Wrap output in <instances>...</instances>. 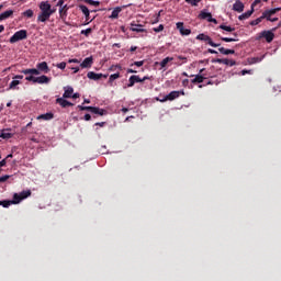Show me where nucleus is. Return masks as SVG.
<instances>
[{
	"label": "nucleus",
	"mask_w": 281,
	"mask_h": 281,
	"mask_svg": "<svg viewBox=\"0 0 281 281\" xmlns=\"http://www.w3.org/2000/svg\"><path fill=\"white\" fill-rule=\"evenodd\" d=\"M252 14H254V9L251 8V10L246 11L245 13L239 15L238 19H239V21H245V20L249 19V16H251Z\"/></svg>",
	"instance_id": "obj_25"
},
{
	"label": "nucleus",
	"mask_w": 281,
	"mask_h": 281,
	"mask_svg": "<svg viewBox=\"0 0 281 281\" xmlns=\"http://www.w3.org/2000/svg\"><path fill=\"white\" fill-rule=\"evenodd\" d=\"M11 137H13V134L10 132H2L0 134V139H11Z\"/></svg>",
	"instance_id": "obj_31"
},
{
	"label": "nucleus",
	"mask_w": 281,
	"mask_h": 281,
	"mask_svg": "<svg viewBox=\"0 0 281 281\" xmlns=\"http://www.w3.org/2000/svg\"><path fill=\"white\" fill-rule=\"evenodd\" d=\"M64 94L63 98H71V95H74V88L72 87H64Z\"/></svg>",
	"instance_id": "obj_22"
},
{
	"label": "nucleus",
	"mask_w": 281,
	"mask_h": 281,
	"mask_svg": "<svg viewBox=\"0 0 281 281\" xmlns=\"http://www.w3.org/2000/svg\"><path fill=\"white\" fill-rule=\"evenodd\" d=\"M202 0H186V3H189V5L196 7L199 3H201Z\"/></svg>",
	"instance_id": "obj_40"
},
{
	"label": "nucleus",
	"mask_w": 281,
	"mask_h": 281,
	"mask_svg": "<svg viewBox=\"0 0 281 281\" xmlns=\"http://www.w3.org/2000/svg\"><path fill=\"white\" fill-rule=\"evenodd\" d=\"M115 69H122V66L120 65L111 66L110 71H115Z\"/></svg>",
	"instance_id": "obj_49"
},
{
	"label": "nucleus",
	"mask_w": 281,
	"mask_h": 281,
	"mask_svg": "<svg viewBox=\"0 0 281 281\" xmlns=\"http://www.w3.org/2000/svg\"><path fill=\"white\" fill-rule=\"evenodd\" d=\"M154 32L156 33L164 32V24H159V26L154 27Z\"/></svg>",
	"instance_id": "obj_44"
},
{
	"label": "nucleus",
	"mask_w": 281,
	"mask_h": 281,
	"mask_svg": "<svg viewBox=\"0 0 281 281\" xmlns=\"http://www.w3.org/2000/svg\"><path fill=\"white\" fill-rule=\"evenodd\" d=\"M221 38V41H223L224 43H236V41H238V40H236V38H234V37H220Z\"/></svg>",
	"instance_id": "obj_38"
},
{
	"label": "nucleus",
	"mask_w": 281,
	"mask_h": 281,
	"mask_svg": "<svg viewBox=\"0 0 281 281\" xmlns=\"http://www.w3.org/2000/svg\"><path fill=\"white\" fill-rule=\"evenodd\" d=\"M66 67H67V63H65V61H61V63L56 65L57 69H66Z\"/></svg>",
	"instance_id": "obj_42"
},
{
	"label": "nucleus",
	"mask_w": 281,
	"mask_h": 281,
	"mask_svg": "<svg viewBox=\"0 0 281 281\" xmlns=\"http://www.w3.org/2000/svg\"><path fill=\"white\" fill-rule=\"evenodd\" d=\"M22 74H24V76H32V68L22 70Z\"/></svg>",
	"instance_id": "obj_46"
},
{
	"label": "nucleus",
	"mask_w": 281,
	"mask_h": 281,
	"mask_svg": "<svg viewBox=\"0 0 281 281\" xmlns=\"http://www.w3.org/2000/svg\"><path fill=\"white\" fill-rule=\"evenodd\" d=\"M50 80L52 79L49 77L42 75L40 77H35V85H49Z\"/></svg>",
	"instance_id": "obj_13"
},
{
	"label": "nucleus",
	"mask_w": 281,
	"mask_h": 281,
	"mask_svg": "<svg viewBox=\"0 0 281 281\" xmlns=\"http://www.w3.org/2000/svg\"><path fill=\"white\" fill-rule=\"evenodd\" d=\"M178 60H184V63H187L188 58L187 57H183L181 55L178 56Z\"/></svg>",
	"instance_id": "obj_59"
},
{
	"label": "nucleus",
	"mask_w": 281,
	"mask_h": 281,
	"mask_svg": "<svg viewBox=\"0 0 281 281\" xmlns=\"http://www.w3.org/2000/svg\"><path fill=\"white\" fill-rule=\"evenodd\" d=\"M199 19H202V21H207L209 23H218L216 19L212 18V13L206 12L205 10L200 12Z\"/></svg>",
	"instance_id": "obj_7"
},
{
	"label": "nucleus",
	"mask_w": 281,
	"mask_h": 281,
	"mask_svg": "<svg viewBox=\"0 0 281 281\" xmlns=\"http://www.w3.org/2000/svg\"><path fill=\"white\" fill-rule=\"evenodd\" d=\"M27 196H32V191L27 190V191H22L21 193H15L13 195V201H10V200L0 201V205H2V207H8L9 205H12L14 203H21V201H23V199H27Z\"/></svg>",
	"instance_id": "obj_2"
},
{
	"label": "nucleus",
	"mask_w": 281,
	"mask_h": 281,
	"mask_svg": "<svg viewBox=\"0 0 281 281\" xmlns=\"http://www.w3.org/2000/svg\"><path fill=\"white\" fill-rule=\"evenodd\" d=\"M67 10H69V8H67V4H65L64 7H60L59 9L60 19H65V16H67Z\"/></svg>",
	"instance_id": "obj_29"
},
{
	"label": "nucleus",
	"mask_w": 281,
	"mask_h": 281,
	"mask_svg": "<svg viewBox=\"0 0 281 281\" xmlns=\"http://www.w3.org/2000/svg\"><path fill=\"white\" fill-rule=\"evenodd\" d=\"M79 111H89L90 113H93L95 111V106H85V105H78Z\"/></svg>",
	"instance_id": "obj_30"
},
{
	"label": "nucleus",
	"mask_w": 281,
	"mask_h": 281,
	"mask_svg": "<svg viewBox=\"0 0 281 281\" xmlns=\"http://www.w3.org/2000/svg\"><path fill=\"white\" fill-rule=\"evenodd\" d=\"M12 14H14V11H12V10H7V11L2 12L0 14V22L5 21V19H10V16H12Z\"/></svg>",
	"instance_id": "obj_23"
},
{
	"label": "nucleus",
	"mask_w": 281,
	"mask_h": 281,
	"mask_svg": "<svg viewBox=\"0 0 281 281\" xmlns=\"http://www.w3.org/2000/svg\"><path fill=\"white\" fill-rule=\"evenodd\" d=\"M176 25H177V30H179L181 36H190V34H192V31L190 29H186L183 26V22H178Z\"/></svg>",
	"instance_id": "obj_10"
},
{
	"label": "nucleus",
	"mask_w": 281,
	"mask_h": 281,
	"mask_svg": "<svg viewBox=\"0 0 281 281\" xmlns=\"http://www.w3.org/2000/svg\"><path fill=\"white\" fill-rule=\"evenodd\" d=\"M120 12H122V8L116 7V8L112 11V13H111V15H110V19H117V16H120Z\"/></svg>",
	"instance_id": "obj_27"
},
{
	"label": "nucleus",
	"mask_w": 281,
	"mask_h": 281,
	"mask_svg": "<svg viewBox=\"0 0 281 281\" xmlns=\"http://www.w3.org/2000/svg\"><path fill=\"white\" fill-rule=\"evenodd\" d=\"M273 13L271 12V9L266 10L262 12L261 14V19H266V21H270L271 23H276V21H278V18H272Z\"/></svg>",
	"instance_id": "obj_9"
},
{
	"label": "nucleus",
	"mask_w": 281,
	"mask_h": 281,
	"mask_svg": "<svg viewBox=\"0 0 281 281\" xmlns=\"http://www.w3.org/2000/svg\"><path fill=\"white\" fill-rule=\"evenodd\" d=\"M23 16H26L27 19H32V16H34V11L32 9H29L23 12Z\"/></svg>",
	"instance_id": "obj_36"
},
{
	"label": "nucleus",
	"mask_w": 281,
	"mask_h": 281,
	"mask_svg": "<svg viewBox=\"0 0 281 281\" xmlns=\"http://www.w3.org/2000/svg\"><path fill=\"white\" fill-rule=\"evenodd\" d=\"M85 3H88V5H94L95 8H98V5H100V1H95V0H83Z\"/></svg>",
	"instance_id": "obj_37"
},
{
	"label": "nucleus",
	"mask_w": 281,
	"mask_h": 281,
	"mask_svg": "<svg viewBox=\"0 0 281 281\" xmlns=\"http://www.w3.org/2000/svg\"><path fill=\"white\" fill-rule=\"evenodd\" d=\"M71 69L74 70V74H78V71H80L79 67H72Z\"/></svg>",
	"instance_id": "obj_60"
},
{
	"label": "nucleus",
	"mask_w": 281,
	"mask_h": 281,
	"mask_svg": "<svg viewBox=\"0 0 281 281\" xmlns=\"http://www.w3.org/2000/svg\"><path fill=\"white\" fill-rule=\"evenodd\" d=\"M92 113H93V115H106V110H104V109H100V108H95L94 106V111H92Z\"/></svg>",
	"instance_id": "obj_28"
},
{
	"label": "nucleus",
	"mask_w": 281,
	"mask_h": 281,
	"mask_svg": "<svg viewBox=\"0 0 281 281\" xmlns=\"http://www.w3.org/2000/svg\"><path fill=\"white\" fill-rule=\"evenodd\" d=\"M259 3H262V0H255L251 4V9L254 10V7L258 5Z\"/></svg>",
	"instance_id": "obj_50"
},
{
	"label": "nucleus",
	"mask_w": 281,
	"mask_h": 281,
	"mask_svg": "<svg viewBox=\"0 0 281 281\" xmlns=\"http://www.w3.org/2000/svg\"><path fill=\"white\" fill-rule=\"evenodd\" d=\"M37 120H44V121H49V120H54V113L52 112H47L45 114H41L37 116Z\"/></svg>",
	"instance_id": "obj_21"
},
{
	"label": "nucleus",
	"mask_w": 281,
	"mask_h": 281,
	"mask_svg": "<svg viewBox=\"0 0 281 281\" xmlns=\"http://www.w3.org/2000/svg\"><path fill=\"white\" fill-rule=\"evenodd\" d=\"M130 30L131 32H137V33L146 32V29H144L142 24H135V22L131 23Z\"/></svg>",
	"instance_id": "obj_16"
},
{
	"label": "nucleus",
	"mask_w": 281,
	"mask_h": 281,
	"mask_svg": "<svg viewBox=\"0 0 281 281\" xmlns=\"http://www.w3.org/2000/svg\"><path fill=\"white\" fill-rule=\"evenodd\" d=\"M32 76H41V70L37 68H32Z\"/></svg>",
	"instance_id": "obj_48"
},
{
	"label": "nucleus",
	"mask_w": 281,
	"mask_h": 281,
	"mask_svg": "<svg viewBox=\"0 0 281 281\" xmlns=\"http://www.w3.org/2000/svg\"><path fill=\"white\" fill-rule=\"evenodd\" d=\"M57 5H58L59 8H64V7H65V0H59V1L57 2Z\"/></svg>",
	"instance_id": "obj_53"
},
{
	"label": "nucleus",
	"mask_w": 281,
	"mask_h": 281,
	"mask_svg": "<svg viewBox=\"0 0 281 281\" xmlns=\"http://www.w3.org/2000/svg\"><path fill=\"white\" fill-rule=\"evenodd\" d=\"M233 10L235 12H243L245 10V4L240 0H236L233 4Z\"/></svg>",
	"instance_id": "obj_18"
},
{
	"label": "nucleus",
	"mask_w": 281,
	"mask_h": 281,
	"mask_svg": "<svg viewBox=\"0 0 281 281\" xmlns=\"http://www.w3.org/2000/svg\"><path fill=\"white\" fill-rule=\"evenodd\" d=\"M130 50H131V52H137V46H132V47L130 48Z\"/></svg>",
	"instance_id": "obj_63"
},
{
	"label": "nucleus",
	"mask_w": 281,
	"mask_h": 281,
	"mask_svg": "<svg viewBox=\"0 0 281 281\" xmlns=\"http://www.w3.org/2000/svg\"><path fill=\"white\" fill-rule=\"evenodd\" d=\"M218 52H220V54H223L224 56H229V54H236V50L227 49L225 47H220Z\"/></svg>",
	"instance_id": "obj_26"
},
{
	"label": "nucleus",
	"mask_w": 281,
	"mask_h": 281,
	"mask_svg": "<svg viewBox=\"0 0 281 281\" xmlns=\"http://www.w3.org/2000/svg\"><path fill=\"white\" fill-rule=\"evenodd\" d=\"M172 60H175L173 57H166L160 63H156V65H160V69H166V67H168V63H172Z\"/></svg>",
	"instance_id": "obj_20"
},
{
	"label": "nucleus",
	"mask_w": 281,
	"mask_h": 281,
	"mask_svg": "<svg viewBox=\"0 0 281 281\" xmlns=\"http://www.w3.org/2000/svg\"><path fill=\"white\" fill-rule=\"evenodd\" d=\"M196 41H203L204 43H207V45H210L211 47H221V44L214 43V41H212V37H210V35H206L204 33L199 34L196 36Z\"/></svg>",
	"instance_id": "obj_5"
},
{
	"label": "nucleus",
	"mask_w": 281,
	"mask_h": 281,
	"mask_svg": "<svg viewBox=\"0 0 281 281\" xmlns=\"http://www.w3.org/2000/svg\"><path fill=\"white\" fill-rule=\"evenodd\" d=\"M127 74H137V70H134L133 68H128Z\"/></svg>",
	"instance_id": "obj_58"
},
{
	"label": "nucleus",
	"mask_w": 281,
	"mask_h": 281,
	"mask_svg": "<svg viewBox=\"0 0 281 281\" xmlns=\"http://www.w3.org/2000/svg\"><path fill=\"white\" fill-rule=\"evenodd\" d=\"M56 103L60 104L63 109H67V106H74V103L67 101L64 97L63 98H57Z\"/></svg>",
	"instance_id": "obj_15"
},
{
	"label": "nucleus",
	"mask_w": 281,
	"mask_h": 281,
	"mask_svg": "<svg viewBox=\"0 0 281 281\" xmlns=\"http://www.w3.org/2000/svg\"><path fill=\"white\" fill-rule=\"evenodd\" d=\"M87 78H89V80H101V78H109V75L97 74L94 71H89L87 74Z\"/></svg>",
	"instance_id": "obj_11"
},
{
	"label": "nucleus",
	"mask_w": 281,
	"mask_h": 281,
	"mask_svg": "<svg viewBox=\"0 0 281 281\" xmlns=\"http://www.w3.org/2000/svg\"><path fill=\"white\" fill-rule=\"evenodd\" d=\"M92 66H93V56L85 58L83 61L80 64L81 69H91Z\"/></svg>",
	"instance_id": "obj_12"
},
{
	"label": "nucleus",
	"mask_w": 281,
	"mask_h": 281,
	"mask_svg": "<svg viewBox=\"0 0 281 281\" xmlns=\"http://www.w3.org/2000/svg\"><path fill=\"white\" fill-rule=\"evenodd\" d=\"M220 30H224V32H235V27L227 26L225 24L220 25Z\"/></svg>",
	"instance_id": "obj_33"
},
{
	"label": "nucleus",
	"mask_w": 281,
	"mask_h": 281,
	"mask_svg": "<svg viewBox=\"0 0 281 281\" xmlns=\"http://www.w3.org/2000/svg\"><path fill=\"white\" fill-rule=\"evenodd\" d=\"M25 80H27V82H33L34 85H36V77L33 75L26 76Z\"/></svg>",
	"instance_id": "obj_41"
},
{
	"label": "nucleus",
	"mask_w": 281,
	"mask_h": 281,
	"mask_svg": "<svg viewBox=\"0 0 281 281\" xmlns=\"http://www.w3.org/2000/svg\"><path fill=\"white\" fill-rule=\"evenodd\" d=\"M272 14H276L277 12L281 11V8H274V9H270Z\"/></svg>",
	"instance_id": "obj_51"
},
{
	"label": "nucleus",
	"mask_w": 281,
	"mask_h": 281,
	"mask_svg": "<svg viewBox=\"0 0 281 281\" xmlns=\"http://www.w3.org/2000/svg\"><path fill=\"white\" fill-rule=\"evenodd\" d=\"M41 12L37 15V21L40 23H45L47 21H49L52 14H54V12H56L55 9H52V4L49 3V1H42L38 5Z\"/></svg>",
	"instance_id": "obj_1"
},
{
	"label": "nucleus",
	"mask_w": 281,
	"mask_h": 281,
	"mask_svg": "<svg viewBox=\"0 0 281 281\" xmlns=\"http://www.w3.org/2000/svg\"><path fill=\"white\" fill-rule=\"evenodd\" d=\"M40 74L42 71V74H49V66L47 65V61H42L40 64L36 65Z\"/></svg>",
	"instance_id": "obj_14"
},
{
	"label": "nucleus",
	"mask_w": 281,
	"mask_h": 281,
	"mask_svg": "<svg viewBox=\"0 0 281 281\" xmlns=\"http://www.w3.org/2000/svg\"><path fill=\"white\" fill-rule=\"evenodd\" d=\"M263 58H265V56H262V57H252L250 59V64L256 65V63H262Z\"/></svg>",
	"instance_id": "obj_35"
},
{
	"label": "nucleus",
	"mask_w": 281,
	"mask_h": 281,
	"mask_svg": "<svg viewBox=\"0 0 281 281\" xmlns=\"http://www.w3.org/2000/svg\"><path fill=\"white\" fill-rule=\"evenodd\" d=\"M180 95H186V91L180 90V91H171L169 94H167L161 102H167L169 100L172 102V100H177Z\"/></svg>",
	"instance_id": "obj_6"
},
{
	"label": "nucleus",
	"mask_w": 281,
	"mask_h": 281,
	"mask_svg": "<svg viewBox=\"0 0 281 281\" xmlns=\"http://www.w3.org/2000/svg\"><path fill=\"white\" fill-rule=\"evenodd\" d=\"M133 65H135L136 67H144V60L134 61V64H132L131 67H133Z\"/></svg>",
	"instance_id": "obj_47"
},
{
	"label": "nucleus",
	"mask_w": 281,
	"mask_h": 281,
	"mask_svg": "<svg viewBox=\"0 0 281 281\" xmlns=\"http://www.w3.org/2000/svg\"><path fill=\"white\" fill-rule=\"evenodd\" d=\"M79 10L82 12V14H85L86 21H89V16H90L89 8H87V5L85 4H80Z\"/></svg>",
	"instance_id": "obj_24"
},
{
	"label": "nucleus",
	"mask_w": 281,
	"mask_h": 281,
	"mask_svg": "<svg viewBox=\"0 0 281 281\" xmlns=\"http://www.w3.org/2000/svg\"><path fill=\"white\" fill-rule=\"evenodd\" d=\"M68 63H77L78 64V63H80V60H78V59H69Z\"/></svg>",
	"instance_id": "obj_62"
},
{
	"label": "nucleus",
	"mask_w": 281,
	"mask_h": 281,
	"mask_svg": "<svg viewBox=\"0 0 281 281\" xmlns=\"http://www.w3.org/2000/svg\"><path fill=\"white\" fill-rule=\"evenodd\" d=\"M216 63L220 65H227L228 67H234V65H236V60L234 59H216Z\"/></svg>",
	"instance_id": "obj_19"
},
{
	"label": "nucleus",
	"mask_w": 281,
	"mask_h": 281,
	"mask_svg": "<svg viewBox=\"0 0 281 281\" xmlns=\"http://www.w3.org/2000/svg\"><path fill=\"white\" fill-rule=\"evenodd\" d=\"M106 125V122H101V123H95L94 126H105Z\"/></svg>",
	"instance_id": "obj_57"
},
{
	"label": "nucleus",
	"mask_w": 281,
	"mask_h": 281,
	"mask_svg": "<svg viewBox=\"0 0 281 281\" xmlns=\"http://www.w3.org/2000/svg\"><path fill=\"white\" fill-rule=\"evenodd\" d=\"M135 82H144V80H142V78H139V76L133 75L128 79L127 87H135Z\"/></svg>",
	"instance_id": "obj_17"
},
{
	"label": "nucleus",
	"mask_w": 281,
	"mask_h": 281,
	"mask_svg": "<svg viewBox=\"0 0 281 281\" xmlns=\"http://www.w3.org/2000/svg\"><path fill=\"white\" fill-rule=\"evenodd\" d=\"M188 85H190V80L189 79H183L182 80V86L188 87Z\"/></svg>",
	"instance_id": "obj_52"
},
{
	"label": "nucleus",
	"mask_w": 281,
	"mask_h": 281,
	"mask_svg": "<svg viewBox=\"0 0 281 281\" xmlns=\"http://www.w3.org/2000/svg\"><path fill=\"white\" fill-rule=\"evenodd\" d=\"M117 78H120V72L111 75L109 78L110 85L113 83V81L117 80Z\"/></svg>",
	"instance_id": "obj_39"
},
{
	"label": "nucleus",
	"mask_w": 281,
	"mask_h": 281,
	"mask_svg": "<svg viewBox=\"0 0 281 281\" xmlns=\"http://www.w3.org/2000/svg\"><path fill=\"white\" fill-rule=\"evenodd\" d=\"M91 32H93V30L87 29V30H82L81 34H83V36H89V34H91Z\"/></svg>",
	"instance_id": "obj_43"
},
{
	"label": "nucleus",
	"mask_w": 281,
	"mask_h": 281,
	"mask_svg": "<svg viewBox=\"0 0 281 281\" xmlns=\"http://www.w3.org/2000/svg\"><path fill=\"white\" fill-rule=\"evenodd\" d=\"M25 38H27V31L20 30L10 37L9 43L13 45L14 43H19V41H25Z\"/></svg>",
	"instance_id": "obj_4"
},
{
	"label": "nucleus",
	"mask_w": 281,
	"mask_h": 281,
	"mask_svg": "<svg viewBox=\"0 0 281 281\" xmlns=\"http://www.w3.org/2000/svg\"><path fill=\"white\" fill-rule=\"evenodd\" d=\"M71 98L74 100H77V98H80V93L76 92V93L71 94Z\"/></svg>",
	"instance_id": "obj_55"
},
{
	"label": "nucleus",
	"mask_w": 281,
	"mask_h": 281,
	"mask_svg": "<svg viewBox=\"0 0 281 281\" xmlns=\"http://www.w3.org/2000/svg\"><path fill=\"white\" fill-rule=\"evenodd\" d=\"M259 38H266L267 43H272L276 38V34L273 33V31H262L259 34Z\"/></svg>",
	"instance_id": "obj_8"
},
{
	"label": "nucleus",
	"mask_w": 281,
	"mask_h": 281,
	"mask_svg": "<svg viewBox=\"0 0 281 281\" xmlns=\"http://www.w3.org/2000/svg\"><path fill=\"white\" fill-rule=\"evenodd\" d=\"M246 74H249V70H243L241 76H246Z\"/></svg>",
	"instance_id": "obj_64"
},
{
	"label": "nucleus",
	"mask_w": 281,
	"mask_h": 281,
	"mask_svg": "<svg viewBox=\"0 0 281 281\" xmlns=\"http://www.w3.org/2000/svg\"><path fill=\"white\" fill-rule=\"evenodd\" d=\"M83 119L86 120V122H89V120H91V114H86Z\"/></svg>",
	"instance_id": "obj_56"
},
{
	"label": "nucleus",
	"mask_w": 281,
	"mask_h": 281,
	"mask_svg": "<svg viewBox=\"0 0 281 281\" xmlns=\"http://www.w3.org/2000/svg\"><path fill=\"white\" fill-rule=\"evenodd\" d=\"M209 54H218L215 49L209 48Z\"/></svg>",
	"instance_id": "obj_61"
},
{
	"label": "nucleus",
	"mask_w": 281,
	"mask_h": 281,
	"mask_svg": "<svg viewBox=\"0 0 281 281\" xmlns=\"http://www.w3.org/2000/svg\"><path fill=\"white\" fill-rule=\"evenodd\" d=\"M262 21H263V19L261 15V16L257 18L256 20L250 21L249 25H252V26L259 25V23H262Z\"/></svg>",
	"instance_id": "obj_34"
},
{
	"label": "nucleus",
	"mask_w": 281,
	"mask_h": 281,
	"mask_svg": "<svg viewBox=\"0 0 281 281\" xmlns=\"http://www.w3.org/2000/svg\"><path fill=\"white\" fill-rule=\"evenodd\" d=\"M8 179H10V176H8V175L0 177V183H5V181H8Z\"/></svg>",
	"instance_id": "obj_45"
},
{
	"label": "nucleus",
	"mask_w": 281,
	"mask_h": 281,
	"mask_svg": "<svg viewBox=\"0 0 281 281\" xmlns=\"http://www.w3.org/2000/svg\"><path fill=\"white\" fill-rule=\"evenodd\" d=\"M192 85H201L205 80H207V75L205 74V68L200 69L198 75H190Z\"/></svg>",
	"instance_id": "obj_3"
},
{
	"label": "nucleus",
	"mask_w": 281,
	"mask_h": 281,
	"mask_svg": "<svg viewBox=\"0 0 281 281\" xmlns=\"http://www.w3.org/2000/svg\"><path fill=\"white\" fill-rule=\"evenodd\" d=\"M19 85H21V81H19L18 79H13L9 85V89H16Z\"/></svg>",
	"instance_id": "obj_32"
},
{
	"label": "nucleus",
	"mask_w": 281,
	"mask_h": 281,
	"mask_svg": "<svg viewBox=\"0 0 281 281\" xmlns=\"http://www.w3.org/2000/svg\"><path fill=\"white\" fill-rule=\"evenodd\" d=\"M13 80H23V76L22 75L14 76Z\"/></svg>",
	"instance_id": "obj_54"
}]
</instances>
